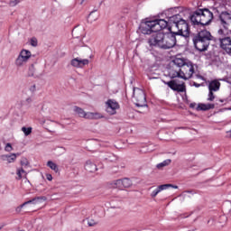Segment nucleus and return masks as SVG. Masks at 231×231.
<instances>
[{
  "mask_svg": "<svg viewBox=\"0 0 231 231\" xmlns=\"http://www.w3.org/2000/svg\"><path fill=\"white\" fill-rule=\"evenodd\" d=\"M160 192L162 191L160 190V188L157 187V189L151 193V198H156Z\"/></svg>",
  "mask_w": 231,
  "mask_h": 231,
  "instance_id": "nucleus-31",
  "label": "nucleus"
},
{
  "mask_svg": "<svg viewBox=\"0 0 231 231\" xmlns=\"http://www.w3.org/2000/svg\"><path fill=\"white\" fill-rule=\"evenodd\" d=\"M97 19H98V14L96 12H91L88 15V21L94 23Z\"/></svg>",
  "mask_w": 231,
  "mask_h": 231,
  "instance_id": "nucleus-26",
  "label": "nucleus"
},
{
  "mask_svg": "<svg viewBox=\"0 0 231 231\" xmlns=\"http://www.w3.org/2000/svg\"><path fill=\"white\" fill-rule=\"evenodd\" d=\"M32 88H33V89H35V86H33Z\"/></svg>",
  "mask_w": 231,
  "mask_h": 231,
  "instance_id": "nucleus-43",
  "label": "nucleus"
},
{
  "mask_svg": "<svg viewBox=\"0 0 231 231\" xmlns=\"http://www.w3.org/2000/svg\"><path fill=\"white\" fill-rule=\"evenodd\" d=\"M46 201V197H36L31 200H28L16 208V212H21L26 205H39V203Z\"/></svg>",
  "mask_w": 231,
  "mask_h": 231,
  "instance_id": "nucleus-12",
  "label": "nucleus"
},
{
  "mask_svg": "<svg viewBox=\"0 0 231 231\" xmlns=\"http://www.w3.org/2000/svg\"><path fill=\"white\" fill-rule=\"evenodd\" d=\"M25 102H26V104H32V97H27Z\"/></svg>",
  "mask_w": 231,
  "mask_h": 231,
  "instance_id": "nucleus-40",
  "label": "nucleus"
},
{
  "mask_svg": "<svg viewBox=\"0 0 231 231\" xmlns=\"http://www.w3.org/2000/svg\"><path fill=\"white\" fill-rule=\"evenodd\" d=\"M218 42L221 50L226 51L227 55H231V37L228 32L218 30Z\"/></svg>",
  "mask_w": 231,
  "mask_h": 231,
  "instance_id": "nucleus-4",
  "label": "nucleus"
},
{
  "mask_svg": "<svg viewBox=\"0 0 231 231\" xmlns=\"http://www.w3.org/2000/svg\"><path fill=\"white\" fill-rule=\"evenodd\" d=\"M166 85L169 86L173 91H178L179 93H185V83L178 84L175 80L166 82Z\"/></svg>",
  "mask_w": 231,
  "mask_h": 231,
  "instance_id": "nucleus-13",
  "label": "nucleus"
},
{
  "mask_svg": "<svg viewBox=\"0 0 231 231\" xmlns=\"http://www.w3.org/2000/svg\"><path fill=\"white\" fill-rule=\"evenodd\" d=\"M85 169L86 171H88V172H97V164H95L93 162L91 161H87L85 163Z\"/></svg>",
  "mask_w": 231,
  "mask_h": 231,
  "instance_id": "nucleus-18",
  "label": "nucleus"
},
{
  "mask_svg": "<svg viewBox=\"0 0 231 231\" xmlns=\"http://www.w3.org/2000/svg\"><path fill=\"white\" fill-rule=\"evenodd\" d=\"M17 156H19V153H17V154L12 153L10 155H8V154L2 155L1 160H3V162H7V163H14V162H15V160H17Z\"/></svg>",
  "mask_w": 231,
  "mask_h": 231,
  "instance_id": "nucleus-15",
  "label": "nucleus"
},
{
  "mask_svg": "<svg viewBox=\"0 0 231 231\" xmlns=\"http://www.w3.org/2000/svg\"><path fill=\"white\" fill-rule=\"evenodd\" d=\"M219 88H221V83L217 79H214L208 84L209 91H219Z\"/></svg>",
  "mask_w": 231,
  "mask_h": 231,
  "instance_id": "nucleus-16",
  "label": "nucleus"
},
{
  "mask_svg": "<svg viewBox=\"0 0 231 231\" xmlns=\"http://www.w3.org/2000/svg\"><path fill=\"white\" fill-rule=\"evenodd\" d=\"M169 75L170 77H171V79H176V77H178L179 79H181L182 77L181 68H180L179 69H175L173 67V69H170Z\"/></svg>",
  "mask_w": 231,
  "mask_h": 231,
  "instance_id": "nucleus-19",
  "label": "nucleus"
},
{
  "mask_svg": "<svg viewBox=\"0 0 231 231\" xmlns=\"http://www.w3.org/2000/svg\"><path fill=\"white\" fill-rule=\"evenodd\" d=\"M70 64H71V66H73V68H80L79 62V58H75V59L71 60Z\"/></svg>",
  "mask_w": 231,
  "mask_h": 231,
  "instance_id": "nucleus-29",
  "label": "nucleus"
},
{
  "mask_svg": "<svg viewBox=\"0 0 231 231\" xmlns=\"http://www.w3.org/2000/svg\"><path fill=\"white\" fill-rule=\"evenodd\" d=\"M22 131L23 133L25 134V136H30V134H32V127H22Z\"/></svg>",
  "mask_w": 231,
  "mask_h": 231,
  "instance_id": "nucleus-28",
  "label": "nucleus"
},
{
  "mask_svg": "<svg viewBox=\"0 0 231 231\" xmlns=\"http://www.w3.org/2000/svg\"><path fill=\"white\" fill-rule=\"evenodd\" d=\"M79 68H82L83 66H88L89 64V60L88 59H80L79 58Z\"/></svg>",
  "mask_w": 231,
  "mask_h": 231,
  "instance_id": "nucleus-27",
  "label": "nucleus"
},
{
  "mask_svg": "<svg viewBox=\"0 0 231 231\" xmlns=\"http://www.w3.org/2000/svg\"><path fill=\"white\" fill-rule=\"evenodd\" d=\"M18 171H19L22 174H26V171H24V169H23V168L18 169Z\"/></svg>",
  "mask_w": 231,
  "mask_h": 231,
  "instance_id": "nucleus-41",
  "label": "nucleus"
},
{
  "mask_svg": "<svg viewBox=\"0 0 231 231\" xmlns=\"http://www.w3.org/2000/svg\"><path fill=\"white\" fill-rule=\"evenodd\" d=\"M133 100L137 107H147V98L145 97V92L142 88H134Z\"/></svg>",
  "mask_w": 231,
  "mask_h": 231,
  "instance_id": "nucleus-7",
  "label": "nucleus"
},
{
  "mask_svg": "<svg viewBox=\"0 0 231 231\" xmlns=\"http://www.w3.org/2000/svg\"><path fill=\"white\" fill-rule=\"evenodd\" d=\"M0 150H1V146H0Z\"/></svg>",
  "mask_w": 231,
  "mask_h": 231,
  "instance_id": "nucleus-45",
  "label": "nucleus"
},
{
  "mask_svg": "<svg viewBox=\"0 0 231 231\" xmlns=\"http://www.w3.org/2000/svg\"><path fill=\"white\" fill-rule=\"evenodd\" d=\"M214 107H216V106L214 104H203L200 103L197 106V111H208L209 109H214Z\"/></svg>",
  "mask_w": 231,
  "mask_h": 231,
  "instance_id": "nucleus-17",
  "label": "nucleus"
},
{
  "mask_svg": "<svg viewBox=\"0 0 231 231\" xmlns=\"http://www.w3.org/2000/svg\"><path fill=\"white\" fill-rule=\"evenodd\" d=\"M133 185V181L131 180L125 178L123 179V189H129Z\"/></svg>",
  "mask_w": 231,
  "mask_h": 231,
  "instance_id": "nucleus-25",
  "label": "nucleus"
},
{
  "mask_svg": "<svg viewBox=\"0 0 231 231\" xmlns=\"http://www.w3.org/2000/svg\"><path fill=\"white\" fill-rule=\"evenodd\" d=\"M170 32H174V35H182V37H189V23L187 21L180 20L176 24H171L169 28Z\"/></svg>",
  "mask_w": 231,
  "mask_h": 231,
  "instance_id": "nucleus-6",
  "label": "nucleus"
},
{
  "mask_svg": "<svg viewBox=\"0 0 231 231\" xmlns=\"http://www.w3.org/2000/svg\"><path fill=\"white\" fill-rule=\"evenodd\" d=\"M197 79H200V80H205V78H203V76L200 75H197Z\"/></svg>",
  "mask_w": 231,
  "mask_h": 231,
  "instance_id": "nucleus-42",
  "label": "nucleus"
},
{
  "mask_svg": "<svg viewBox=\"0 0 231 231\" xmlns=\"http://www.w3.org/2000/svg\"><path fill=\"white\" fill-rule=\"evenodd\" d=\"M159 190H167V189H178V186H174L172 184H162L158 186Z\"/></svg>",
  "mask_w": 231,
  "mask_h": 231,
  "instance_id": "nucleus-22",
  "label": "nucleus"
},
{
  "mask_svg": "<svg viewBox=\"0 0 231 231\" xmlns=\"http://www.w3.org/2000/svg\"><path fill=\"white\" fill-rule=\"evenodd\" d=\"M46 178L49 181H51L53 180V176H51V174H47Z\"/></svg>",
  "mask_w": 231,
  "mask_h": 231,
  "instance_id": "nucleus-39",
  "label": "nucleus"
},
{
  "mask_svg": "<svg viewBox=\"0 0 231 231\" xmlns=\"http://www.w3.org/2000/svg\"><path fill=\"white\" fill-rule=\"evenodd\" d=\"M5 151H6V152H12V151H14V148L10 143H6Z\"/></svg>",
  "mask_w": 231,
  "mask_h": 231,
  "instance_id": "nucleus-35",
  "label": "nucleus"
},
{
  "mask_svg": "<svg viewBox=\"0 0 231 231\" xmlns=\"http://www.w3.org/2000/svg\"><path fill=\"white\" fill-rule=\"evenodd\" d=\"M199 85H197V88H199Z\"/></svg>",
  "mask_w": 231,
  "mask_h": 231,
  "instance_id": "nucleus-44",
  "label": "nucleus"
},
{
  "mask_svg": "<svg viewBox=\"0 0 231 231\" xmlns=\"http://www.w3.org/2000/svg\"><path fill=\"white\" fill-rule=\"evenodd\" d=\"M31 46H33V48L37 47L38 41L37 38L33 37L30 40Z\"/></svg>",
  "mask_w": 231,
  "mask_h": 231,
  "instance_id": "nucleus-33",
  "label": "nucleus"
},
{
  "mask_svg": "<svg viewBox=\"0 0 231 231\" xmlns=\"http://www.w3.org/2000/svg\"><path fill=\"white\" fill-rule=\"evenodd\" d=\"M16 174L18 176V180H21V178H23V173L19 170H17Z\"/></svg>",
  "mask_w": 231,
  "mask_h": 231,
  "instance_id": "nucleus-38",
  "label": "nucleus"
},
{
  "mask_svg": "<svg viewBox=\"0 0 231 231\" xmlns=\"http://www.w3.org/2000/svg\"><path fill=\"white\" fill-rule=\"evenodd\" d=\"M21 165H22V167H23V169H26V167H28L30 165V162H28V159L22 158Z\"/></svg>",
  "mask_w": 231,
  "mask_h": 231,
  "instance_id": "nucleus-30",
  "label": "nucleus"
},
{
  "mask_svg": "<svg viewBox=\"0 0 231 231\" xmlns=\"http://www.w3.org/2000/svg\"><path fill=\"white\" fill-rule=\"evenodd\" d=\"M215 98H216V97L214 96V92L209 90L208 97V102L214 101Z\"/></svg>",
  "mask_w": 231,
  "mask_h": 231,
  "instance_id": "nucleus-34",
  "label": "nucleus"
},
{
  "mask_svg": "<svg viewBox=\"0 0 231 231\" xmlns=\"http://www.w3.org/2000/svg\"><path fill=\"white\" fill-rule=\"evenodd\" d=\"M112 187L115 189H124L123 188V180H116L112 182Z\"/></svg>",
  "mask_w": 231,
  "mask_h": 231,
  "instance_id": "nucleus-24",
  "label": "nucleus"
},
{
  "mask_svg": "<svg viewBox=\"0 0 231 231\" xmlns=\"http://www.w3.org/2000/svg\"><path fill=\"white\" fill-rule=\"evenodd\" d=\"M190 21L193 24H201V26H203L201 13L199 12V9L193 13V14L190 16Z\"/></svg>",
  "mask_w": 231,
  "mask_h": 231,
  "instance_id": "nucleus-14",
  "label": "nucleus"
},
{
  "mask_svg": "<svg viewBox=\"0 0 231 231\" xmlns=\"http://www.w3.org/2000/svg\"><path fill=\"white\" fill-rule=\"evenodd\" d=\"M47 167H50L51 171H54V172H59V166L57 163L53 162V161H49L47 162Z\"/></svg>",
  "mask_w": 231,
  "mask_h": 231,
  "instance_id": "nucleus-23",
  "label": "nucleus"
},
{
  "mask_svg": "<svg viewBox=\"0 0 231 231\" xmlns=\"http://www.w3.org/2000/svg\"><path fill=\"white\" fill-rule=\"evenodd\" d=\"M167 26H169V22L165 19L149 20L141 23L140 30L146 35L153 33L148 40V44L152 48L171 50V48L176 46V35L172 32L168 33L158 32L165 30Z\"/></svg>",
  "mask_w": 231,
  "mask_h": 231,
  "instance_id": "nucleus-1",
  "label": "nucleus"
},
{
  "mask_svg": "<svg viewBox=\"0 0 231 231\" xmlns=\"http://www.w3.org/2000/svg\"><path fill=\"white\" fill-rule=\"evenodd\" d=\"M73 111L77 116L79 118H84L85 120H100L104 118V115L99 112H86L83 108L79 106H74Z\"/></svg>",
  "mask_w": 231,
  "mask_h": 231,
  "instance_id": "nucleus-5",
  "label": "nucleus"
},
{
  "mask_svg": "<svg viewBox=\"0 0 231 231\" xmlns=\"http://www.w3.org/2000/svg\"><path fill=\"white\" fill-rule=\"evenodd\" d=\"M180 21H183V18H181V16L180 14H175L173 16H171L167 23H170L172 24H176L177 23H180Z\"/></svg>",
  "mask_w": 231,
  "mask_h": 231,
  "instance_id": "nucleus-20",
  "label": "nucleus"
},
{
  "mask_svg": "<svg viewBox=\"0 0 231 231\" xmlns=\"http://www.w3.org/2000/svg\"><path fill=\"white\" fill-rule=\"evenodd\" d=\"M214 36L207 30L200 31L193 37V44L199 51H207Z\"/></svg>",
  "mask_w": 231,
  "mask_h": 231,
  "instance_id": "nucleus-2",
  "label": "nucleus"
},
{
  "mask_svg": "<svg viewBox=\"0 0 231 231\" xmlns=\"http://www.w3.org/2000/svg\"><path fill=\"white\" fill-rule=\"evenodd\" d=\"M88 226H95V225H97V222H95V220H88Z\"/></svg>",
  "mask_w": 231,
  "mask_h": 231,
  "instance_id": "nucleus-37",
  "label": "nucleus"
},
{
  "mask_svg": "<svg viewBox=\"0 0 231 231\" xmlns=\"http://www.w3.org/2000/svg\"><path fill=\"white\" fill-rule=\"evenodd\" d=\"M30 59H32V51L23 49L15 59L14 64L16 68H23V66H26Z\"/></svg>",
  "mask_w": 231,
  "mask_h": 231,
  "instance_id": "nucleus-9",
  "label": "nucleus"
},
{
  "mask_svg": "<svg viewBox=\"0 0 231 231\" xmlns=\"http://www.w3.org/2000/svg\"><path fill=\"white\" fill-rule=\"evenodd\" d=\"M105 160H107L108 162H115L116 158L113 153H109L108 156L105 158Z\"/></svg>",
  "mask_w": 231,
  "mask_h": 231,
  "instance_id": "nucleus-36",
  "label": "nucleus"
},
{
  "mask_svg": "<svg viewBox=\"0 0 231 231\" xmlns=\"http://www.w3.org/2000/svg\"><path fill=\"white\" fill-rule=\"evenodd\" d=\"M173 64L176 68H180L181 79L189 80L194 75V64L190 60L183 58H176L173 60Z\"/></svg>",
  "mask_w": 231,
  "mask_h": 231,
  "instance_id": "nucleus-3",
  "label": "nucleus"
},
{
  "mask_svg": "<svg viewBox=\"0 0 231 231\" xmlns=\"http://www.w3.org/2000/svg\"><path fill=\"white\" fill-rule=\"evenodd\" d=\"M218 21L220 25L224 27L222 30L223 32H227L229 33V37H231V12L224 11L218 16Z\"/></svg>",
  "mask_w": 231,
  "mask_h": 231,
  "instance_id": "nucleus-8",
  "label": "nucleus"
},
{
  "mask_svg": "<svg viewBox=\"0 0 231 231\" xmlns=\"http://www.w3.org/2000/svg\"><path fill=\"white\" fill-rule=\"evenodd\" d=\"M171 162L172 161L171 159H167V160L163 161L162 162L158 163L156 165V167H157V169L162 170V169H163V167H167L168 165H171Z\"/></svg>",
  "mask_w": 231,
  "mask_h": 231,
  "instance_id": "nucleus-21",
  "label": "nucleus"
},
{
  "mask_svg": "<svg viewBox=\"0 0 231 231\" xmlns=\"http://www.w3.org/2000/svg\"><path fill=\"white\" fill-rule=\"evenodd\" d=\"M23 0H10L9 5L10 6H17L19 3H21Z\"/></svg>",
  "mask_w": 231,
  "mask_h": 231,
  "instance_id": "nucleus-32",
  "label": "nucleus"
},
{
  "mask_svg": "<svg viewBox=\"0 0 231 231\" xmlns=\"http://www.w3.org/2000/svg\"><path fill=\"white\" fill-rule=\"evenodd\" d=\"M199 12H200L201 14L202 26H207L212 23V19H214V14L210 10L207 8L199 9Z\"/></svg>",
  "mask_w": 231,
  "mask_h": 231,
  "instance_id": "nucleus-10",
  "label": "nucleus"
},
{
  "mask_svg": "<svg viewBox=\"0 0 231 231\" xmlns=\"http://www.w3.org/2000/svg\"><path fill=\"white\" fill-rule=\"evenodd\" d=\"M106 113H108V115H116V110L120 109V105L115 99H108L106 102Z\"/></svg>",
  "mask_w": 231,
  "mask_h": 231,
  "instance_id": "nucleus-11",
  "label": "nucleus"
}]
</instances>
